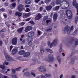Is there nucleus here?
<instances>
[{"label": "nucleus", "mask_w": 78, "mask_h": 78, "mask_svg": "<svg viewBox=\"0 0 78 78\" xmlns=\"http://www.w3.org/2000/svg\"><path fill=\"white\" fill-rule=\"evenodd\" d=\"M60 8V6H58L55 7L54 9V11H56L58 10Z\"/></svg>", "instance_id": "obj_26"}, {"label": "nucleus", "mask_w": 78, "mask_h": 78, "mask_svg": "<svg viewBox=\"0 0 78 78\" xmlns=\"http://www.w3.org/2000/svg\"><path fill=\"white\" fill-rule=\"evenodd\" d=\"M73 6L75 7L76 8V9L77 12L76 13L77 15H78V4L76 2V0H73Z\"/></svg>", "instance_id": "obj_5"}, {"label": "nucleus", "mask_w": 78, "mask_h": 78, "mask_svg": "<svg viewBox=\"0 0 78 78\" xmlns=\"http://www.w3.org/2000/svg\"><path fill=\"white\" fill-rule=\"evenodd\" d=\"M48 19V16H45L43 18V22H45L46 21V20Z\"/></svg>", "instance_id": "obj_31"}, {"label": "nucleus", "mask_w": 78, "mask_h": 78, "mask_svg": "<svg viewBox=\"0 0 78 78\" xmlns=\"http://www.w3.org/2000/svg\"><path fill=\"white\" fill-rule=\"evenodd\" d=\"M51 0H45V2L46 3H49L51 2Z\"/></svg>", "instance_id": "obj_39"}, {"label": "nucleus", "mask_w": 78, "mask_h": 78, "mask_svg": "<svg viewBox=\"0 0 78 78\" xmlns=\"http://www.w3.org/2000/svg\"><path fill=\"white\" fill-rule=\"evenodd\" d=\"M73 25L71 27V28L69 29V26H66L65 28L64 29V33H66L67 32V33L68 34H70V31L71 30H73Z\"/></svg>", "instance_id": "obj_2"}, {"label": "nucleus", "mask_w": 78, "mask_h": 78, "mask_svg": "<svg viewBox=\"0 0 78 78\" xmlns=\"http://www.w3.org/2000/svg\"><path fill=\"white\" fill-rule=\"evenodd\" d=\"M37 78H46L44 76L41 75L39 76H37Z\"/></svg>", "instance_id": "obj_36"}, {"label": "nucleus", "mask_w": 78, "mask_h": 78, "mask_svg": "<svg viewBox=\"0 0 78 78\" xmlns=\"http://www.w3.org/2000/svg\"><path fill=\"white\" fill-rule=\"evenodd\" d=\"M57 58L59 64H61V58H60V57L57 56Z\"/></svg>", "instance_id": "obj_23"}, {"label": "nucleus", "mask_w": 78, "mask_h": 78, "mask_svg": "<svg viewBox=\"0 0 78 78\" xmlns=\"http://www.w3.org/2000/svg\"><path fill=\"white\" fill-rule=\"evenodd\" d=\"M51 5L53 6H54L55 5V2H52L51 3Z\"/></svg>", "instance_id": "obj_49"}, {"label": "nucleus", "mask_w": 78, "mask_h": 78, "mask_svg": "<svg viewBox=\"0 0 78 78\" xmlns=\"http://www.w3.org/2000/svg\"><path fill=\"white\" fill-rule=\"evenodd\" d=\"M17 53V49H13L12 52V53L13 55H15Z\"/></svg>", "instance_id": "obj_16"}, {"label": "nucleus", "mask_w": 78, "mask_h": 78, "mask_svg": "<svg viewBox=\"0 0 78 78\" xmlns=\"http://www.w3.org/2000/svg\"><path fill=\"white\" fill-rule=\"evenodd\" d=\"M42 17V14H41L40 13H39L37 15L35 19L36 20H39V19H41Z\"/></svg>", "instance_id": "obj_12"}, {"label": "nucleus", "mask_w": 78, "mask_h": 78, "mask_svg": "<svg viewBox=\"0 0 78 78\" xmlns=\"http://www.w3.org/2000/svg\"><path fill=\"white\" fill-rule=\"evenodd\" d=\"M12 48H13V46H12V45L10 46V51H11V50H12Z\"/></svg>", "instance_id": "obj_54"}, {"label": "nucleus", "mask_w": 78, "mask_h": 78, "mask_svg": "<svg viewBox=\"0 0 78 78\" xmlns=\"http://www.w3.org/2000/svg\"><path fill=\"white\" fill-rule=\"evenodd\" d=\"M5 9L4 8H2L0 9V11H1L3 12L5 11Z\"/></svg>", "instance_id": "obj_56"}, {"label": "nucleus", "mask_w": 78, "mask_h": 78, "mask_svg": "<svg viewBox=\"0 0 78 78\" xmlns=\"http://www.w3.org/2000/svg\"><path fill=\"white\" fill-rule=\"evenodd\" d=\"M31 75H33V76H36V75H35V74L33 73H31Z\"/></svg>", "instance_id": "obj_57"}, {"label": "nucleus", "mask_w": 78, "mask_h": 78, "mask_svg": "<svg viewBox=\"0 0 78 78\" xmlns=\"http://www.w3.org/2000/svg\"><path fill=\"white\" fill-rule=\"evenodd\" d=\"M25 40H23V41H22L21 42L22 44H25Z\"/></svg>", "instance_id": "obj_55"}, {"label": "nucleus", "mask_w": 78, "mask_h": 78, "mask_svg": "<svg viewBox=\"0 0 78 78\" xmlns=\"http://www.w3.org/2000/svg\"><path fill=\"white\" fill-rule=\"evenodd\" d=\"M3 64L4 65H6V66H8L9 64V63L8 62H6V61H5Z\"/></svg>", "instance_id": "obj_37"}, {"label": "nucleus", "mask_w": 78, "mask_h": 78, "mask_svg": "<svg viewBox=\"0 0 78 78\" xmlns=\"http://www.w3.org/2000/svg\"><path fill=\"white\" fill-rule=\"evenodd\" d=\"M42 10H43V7H41L39 9V11L41 12Z\"/></svg>", "instance_id": "obj_48"}, {"label": "nucleus", "mask_w": 78, "mask_h": 78, "mask_svg": "<svg viewBox=\"0 0 78 78\" xmlns=\"http://www.w3.org/2000/svg\"><path fill=\"white\" fill-rule=\"evenodd\" d=\"M24 6V5L22 4H20L18 5V9L19 12H21L24 9V8H23Z\"/></svg>", "instance_id": "obj_7"}, {"label": "nucleus", "mask_w": 78, "mask_h": 78, "mask_svg": "<svg viewBox=\"0 0 78 78\" xmlns=\"http://www.w3.org/2000/svg\"><path fill=\"white\" fill-rule=\"evenodd\" d=\"M64 2H66V3L67 4H68V7H69V6H70V4H69V2L66 1H63L62 2V3H63Z\"/></svg>", "instance_id": "obj_35"}, {"label": "nucleus", "mask_w": 78, "mask_h": 78, "mask_svg": "<svg viewBox=\"0 0 78 78\" xmlns=\"http://www.w3.org/2000/svg\"><path fill=\"white\" fill-rule=\"evenodd\" d=\"M30 13H23V18H25L27 17H30Z\"/></svg>", "instance_id": "obj_15"}, {"label": "nucleus", "mask_w": 78, "mask_h": 78, "mask_svg": "<svg viewBox=\"0 0 78 78\" xmlns=\"http://www.w3.org/2000/svg\"><path fill=\"white\" fill-rule=\"evenodd\" d=\"M75 57L72 58V59L71 60V64H74V62H75Z\"/></svg>", "instance_id": "obj_27"}, {"label": "nucleus", "mask_w": 78, "mask_h": 78, "mask_svg": "<svg viewBox=\"0 0 78 78\" xmlns=\"http://www.w3.org/2000/svg\"><path fill=\"white\" fill-rule=\"evenodd\" d=\"M39 71L41 72L42 73H44L45 72H46V69H45L44 67L41 66H40L39 69Z\"/></svg>", "instance_id": "obj_11"}, {"label": "nucleus", "mask_w": 78, "mask_h": 78, "mask_svg": "<svg viewBox=\"0 0 78 78\" xmlns=\"http://www.w3.org/2000/svg\"><path fill=\"white\" fill-rule=\"evenodd\" d=\"M40 1V0H35V2L36 3H39Z\"/></svg>", "instance_id": "obj_52"}, {"label": "nucleus", "mask_w": 78, "mask_h": 78, "mask_svg": "<svg viewBox=\"0 0 78 78\" xmlns=\"http://www.w3.org/2000/svg\"><path fill=\"white\" fill-rule=\"evenodd\" d=\"M2 41H0V46H2Z\"/></svg>", "instance_id": "obj_62"}, {"label": "nucleus", "mask_w": 78, "mask_h": 78, "mask_svg": "<svg viewBox=\"0 0 78 78\" xmlns=\"http://www.w3.org/2000/svg\"><path fill=\"white\" fill-rule=\"evenodd\" d=\"M4 5L5 6H7L8 5V2H5V4Z\"/></svg>", "instance_id": "obj_58"}, {"label": "nucleus", "mask_w": 78, "mask_h": 78, "mask_svg": "<svg viewBox=\"0 0 78 78\" xmlns=\"http://www.w3.org/2000/svg\"><path fill=\"white\" fill-rule=\"evenodd\" d=\"M3 77L4 78H9L7 76H4Z\"/></svg>", "instance_id": "obj_63"}, {"label": "nucleus", "mask_w": 78, "mask_h": 78, "mask_svg": "<svg viewBox=\"0 0 78 78\" xmlns=\"http://www.w3.org/2000/svg\"><path fill=\"white\" fill-rule=\"evenodd\" d=\"M30 55V53L29 52H27L24 54V57H27Z\"/></svg>", "instance_id": "obj_18"}, {"label": "nucleus", "mask_w": 78, "mask_h": 78, "mask_svg": "<svg viewBox=\"0 0 78 78\" xmlns=\"http://www.w3.org/2000/svg\"><path fill=\"white\" fill-rule=\"evenodd\" d=\"M25 52V51L24 50H21L19 52L18 54L20 55H22L24 54Z\"/></svg>", "instance_id": "obj_21"}, {"label": "nucleus", "mask_w": 78, "mask_h": 78, "mask_svg": "<svg viewBox=\"0 0 78 78\" xmlns=\"http://www.w3.org/2000/svg\"><path fill=\"white\" fill-rule=\"evenodd\" d=\"M34 33L33 31H31L28 33L27 36L29 38H31L33 36H34Z\"/></svg>", "instance_id": "obj_9"}, {"label": "nucleus", "mask_w": 78, "mask_h": 78, "mask_svg": "<svg viewBox=\"0 0 78 78\" xmlns=\"http://www.w3.org/2000/svg\"><path fill=\"white\" fill-rule=\"evenodd\" d=\"M23 30H24V27H22L18 29L17 30V31L18 32V33H19V34H20L22 33Z\"/></svg>", "instance_id": "obj_14"}, {"label": "nucleus", "mask_w": 78, "mask_h": 78, "mask_svg": "<svg viewBox=\"0 0 78 78\" xmlns=\"http://www.w3.org/2000/svg\"><path fill=\"white\" fill-rule=\"evenodd\" d=\"M46 50L48 51V52H49V53H53V51L49 48L46 49Z\"/></svg>", "instance_id": "obj_34"}, {"label": "nucleus", "mask_w": 78, "mask_h": 78, "mask_svg": "<svg viewBox=\"0 0 78 78\" xmlns=\"http://www.w3.org/2000/svg\"><path fill=\"white\" fill-rule=\"evenodd\" d=\"M25 24V22H22L20 23V25L21 26H23Z\"/></svg>", "instance_id": "obj_46"}, {"label": "nucleus", "mask_w": 78, "mask_h": 78, "mask_svg": "<svg viewBox=\"0 0 78 78\" xmlns=\"http://www.w3.org/2000/svg\"><path fill=\"white\" fill-rule=\"evenodd\" d=\"M54 60V58H53V55L51 54H49V59L48 58H46L45 60L46 61H48V62L51 61V62H52V61H53Z\"/></svg>", "instance_id": "obj_3"}, {"label": "nucleus", "mask_w": 78, "mask_h": 78, "mask_svg": "<svg viewBox=\"0 0 78 78\" xmlns=\"http://www.w3.org/2000/svg\"><path fill=\"white\" fill-rule=\"evenodd\" d=\"M12 71L13 73H16V70L13 69H12Z\"/></svg>", "instance_id": "obj_45"}, {"label": "nucleus", "mask_w": 78, "mask_h": 78, "mask_svg": "<svg viewBox=\"0 0 78 78\" xmlns=\"http://www.w3.org/2000/svg\"><path fill=\"white\" fill-rule=\"evenodd\" d=\"M26 11L27 12H30V9L28 8L26 9Z\"/></svg>", "instance_id": "obj_47"}, {"label": "nucleus", "mask_w": 78, "mask_h": 78, "mask_svg": "<svg viewBox=\"0 0 78 78\" xmlns=\"http://www.w3.org/2000/svg\"><path fill=\"white\" fill-rule=\"evenodd\" d=\"M58 17V14L57 13H55L53 16V19L54 22L56 21L57 19V18Z\"/></svg>", "instance_id": "obj_17"}, {"label": "nucleus", "mask_w": 78, "mask_h": 78, "mask_svg": "<svg viewBox=\"0 0 78 78\" xmlns=\"http://www.w3.org/2000/svg\"><path fill=\"white\" fill-rule=\"evenodd\" d=\"M62 44H61L60 45V48L59 50V51H60V52H61V51H62Z\"/></svg>", "instance_id": "obj_24"}, {"label": "nucleus", "mask_w": 78, "mask_h": 78, "mask_svg": "<svg viewBox=\"0 0 78 78\" xmlns=\"http://www.w3.org/2000/svg\"><path fill=\"white\" fill-rule=\"evenodd\" d=\"M31 19V18H29L26 19V21L28 22V21H29V20H30V19Z\"/></svg>", "instance_id": "obj_50"}, {"label": "nucleus", "mask_w": 78, "mask_h": 78, "mask_svg": "<svg viewBox=\"0 0 78 78\" xmlns=\"http://www.w3.org/2000/svg\"><path fill=\"white\" fill-rule=\"evenodd\" d=\"M0 32H5V30L2 29L0 31Z\"/></svg>", "instance_id": "obj_60"}, {"label": "nucleus", "mask_w": 78, "mask_h": 78, "mask_svg": "<svg viewBox=\"0 0 78 78\" xmlns=\"http://www.w3.org/2000/svg\"><path fill=\"white\" fill-rule=\"evenodd\" d=\"M32 29V27L30 26H27L25 27L24 31L25 32H26V33H27V32H28L30 30H31Z\"/></svg>", "instance_id": "obj_10"}, {"label": "nucleus", "mask_w": 78, "mask_h": 78, "mask_svg": "<svg viewBox=\"0 0 78 78\" xmlns=\"http://www.w3.org/2000/svg\"><path fill=\"white\" fill-rule=\"evenodd\" d=\"M51 28H50L49 29H47V31H51Z\"/></svg>", "instance_id": "obj_61"}, {"label": "nucleus", "mask_w": 78, "mask_h": 78, "mask_svg": "<svg viewBox=\"0 0 78 78\" xmlns=\"http://www.w3.org/2000/svg\"><path fill=\"white\" fill-rule=\"evenodd\" d=\"M29 23H31V24H32V25H34V22L33 20H31L28 22Z\"/></svg>", "instance_id": "obj_38"}, {"label": "nucleus", "mask_w": 78, "mask_h": 78, "mask_svg": "<svg viewBox=\"0 0 78 78\" xmlns=\"http://www.w3.org/2000/svg\"><path fill=\"white\" fill-rule=\"evenodd\" d=\"M74 41H75V45L76 46L78 44V39L76 38H75L74 37H73L72 38L70 43H73Z\"/></svg>", "instance_id": "obj_8"}, {"label": "nucleus", "mask_w": 78, "mask_h": 78, "mask_svg": "<svg viewBox=\"0 0 78 78\" xmlns=\"http://www.w3.org/2000/svg\"><path fill=\"white\" fill-rule=\"evenodd\" d=\"M5 58L8 61H11L12 60V58L9 55L5 56Z\"/></svg>", "instance_id": "obj_13"}, {"label": "nucleus", "mask_w": 78, "mask_h": 78, "mask_svg": "<svg viewBox=\"0 0 78 78\" xmlns=\"http://www.w3.org/2000/svg\"><path fill=\"white\" fill-rule=\"evenodd\" d=\"M12 78H17V76L16 75H12Z\"/></svg>", "instance_id": "obj_42"}, {"label": "nucleus", "mask_w": 78, "mask_h": 78, "mask_svg": "<svg viewBox=\"0 0 78 78\" xmlns=\"http://www.w3.org/2000/svg\"><path fill=\"white\" fill-rule=\"evenodd\" d=\"M17 41H18V39L17 37H15L13 38L12 40V44L15 45H17Z\"/></svg>", "instance_id": "obj_4"}, {"label": "nucleus", "mask_w": 78, "mask_h": 78, "mask_svg": "<svg viewBox=\"0 0 78 78\" xmlns=\"http://www.w3.org/2000/svg\"><path fill=\"white\" fill-rule=\"evenodd\" d=\"M6 68V67H5V65H1V69H3V70H5V68Z\"/></svg>", "instance_id": "obj_32"}, {"label": "nucleus", "mask_w": 78, "mask_h": 78, "mask_svg": "<svg viewBox=\"0 0 78 78\" xmlns=\"http://www.w3.org/2000/svg\"><path fill=\"white\" fill-rule=\"evenodd\" d=\"M78 17L77 16L76 18V20H75V23L76 24H77V22H78Z\"/></svg>", "instance_id": "obj_43"}, {"label": "nucleus", "mask_w": 78, "mask_h": 78, "mask_svg": "<svg viewBox=\"0 0 78 78\" xmlns=\"http://www.w3.org/2000/svg\"><path fill=\"white\" fill-rule=\"evenodd\" d=\"M66 16H67V17H68L69 19H72V17H73V16H72V15H70L69 16H68V14H70V13H71V12H72V11L69 10L66 11Z\"/></svg>", "instance_id": "obj_6"}, {"label": "nucleus", "mask_w": 78, "mask_h": 78, "mask_svg": "<svg viewBox=\"0 0 78 78\" xmlns=\"http://www.w3.org/2000/svg\"><path fill=\"white\" fill-rule=\"evenodd\" d=\"M22 13L18 12H17L15 13V16H18V17H20V16H22Z\"/></svg>", "instance_id": "obj_19"}, {"label": "nucleus", "mask_w": 78, "mask_h": 78, "mask_svg": "<svg viewBox=\"0 0 78 78\" xmlns=\"http://www.w3.org/2000/svg\"><path fill=\"white\" fill-rule=\"evenodd\" d=\"M52 8V6L51 5H49L46 7V9L47 11H50L51 9Z\"/></svg>", "instance_id": "obj_20"}, {"label": "nucleus", "mask_w": 78, "mask_h": 78, "mask_svg": "<svg viewBox=\"0 0 78 78\" xmlns=\"http://www.w3.org/2000/svg\"><path fill=\"white\" fill-rule=\"evenodd\" d=\"M24 2L26 5H30L31 3V1L30 0H25Z\"/></svg>", "instance_id": "obj_22"}, {"label": "nucleus", "mask_w": 78, "mask_h": 78, "mask_svg": "<svg viewBox=\"0 0 78 78\" xmlns=\"http://www.w3.org/2000/svg\"><path fill=\"white\" fill-rule=\"evenodd\" d=\"M24 75H26V76H30V73L28 72H27L25 73H24Z\"/></svg>", "instance_id": "obj_28"}, {"label": "nucleus", "mask_w": 78, "mask_h": 78, "mask_svg": "<svg viewBox=\"0 0 78 78\" xmlns=\"http://www.w3.org/2000/svg\"><path fill=\"white\" fill-rule=\"evenodd\" d=\"M45 51V50H44V48H41L40 49V52L41 53V54H42L43 53H44V52Z\"/></svg>", "instance_id": "obj_30"}, {"label": "nucleus", "mask_w": 78, "mask_h": 78, "mask_svg": "<svg viewBox=\"0 0 78 78\" xmlns=\"http://www.w3.org/2000/svg\"><path fill=\"white\" fill-rule=\"evenodd\" d=\"M21 68V67H19L17 68L16 69V70H17V71H18V70H20V69Z\"/></svg>", "instance_id": "obj_59"}, {"label": "nucleus", "mask_w": 78, "mask_h": 78, "mask_svg": "<svg viewBox=\"0 0 78 78\" xmlns=\"http://www.w3.org/2000/svg\"><path fill=\"white\" fill-rule=\"evenodd\" d=\"M12 7H16V3H13L12 4Z\"/></svg>", "instance_id": "obj_40"}, {"label": "nucleus", "mask_w": 78, "mask_h": 78, "mask_svg": "<svg viewBox=\"0 0 78 78\" xmlns=\"http://www.w3.org/2000/svg\"><path fill=\"white\" fill-rule=\"evenodd\" d=\"M38 35H40L41 34V32L39 31H38Z\"/></svg>", "instance_id": "obj_64"}, {"label": "nucleus", "mask_w": 78, "mask_h": 78, "mask_svg": "<svg viewBox=\"0 0 78 78\" xmlns=\"http://www.w3.org/2000/svg\"><path fill=\"white\" fill-rule=\"evenodd\" d=\"M58 44V39H55L52 42V44L51 43L50 41H48V44L49 47H50V48H52L53 47V45L54 46H56Z\"/></svg>", "instance_id": "obj_1"}, {"label": "nucleus", "mask_w": 78, "mask_h": 78, "mask_svg": "<svg viewBox=\"0 0 78 78\" xmlns=\"http://www.w3.org/2000/svg\"><path fill=\"white\" fill-rule=\"evenodd\" d=\"M32 61H34V62H35V61H36V60H37V59L34 58H33V59H32Z\"/></svg>", "instance_id": "obj_53"}, {"label": "nucleus", "mask_w": 78, "mask_h": 78, "mask_svg": "<svg viewBox=\"0 0 78 78\" xmlns=\"http://www.w3.org/2000/svg\"><path fill=\"white\" fill-rule=\"evenodd\" d=\"M78 33V29H76L74 32L73 33V36H76L77 35V33Z\"/></svg>", "instance_id": "obj_25"}, {"label": "nucleus", "mask_w": 78, "mask_h": 78, "mask_svg": "<svg viewBox=\"0 0 78 78\" xmlns=\"http://www.w3.org/2000/svg\"><path fill=\"white\" fill-rule=\"evenodd\" d=\"M61 2V0H57L56 1V4L57 5H59L60 4Z\"/></svg>", "instance_id": "obj_33"}, {"label": "nucleus", "mask_w": 78, "mask_h": 78, "mask_svg": "<svg viewBox=\"0 0 78 78\" xmlns=\"http://www.w3.org/2000/svg\"><path fill=\"white\" fill-rule=\"evenodd\" d=\"M51 22V20H46V23L47 24H48V23H50V22Z\"/></svg>", "instance_id": "obj_51"}, {"label": "nucleus", "mask_w": 78, "mask_h": 78, "mask_svg": "<svg viewBox=\"0 0 78 78\" xmlns=\"http://www.w3.org/2000/svg\"><path fill=\"white\" fill-rule=\"evenodd\" d=\"M5 23L6 25L7 26H8L9 28V27H10V25L8 24V23H9L8 22H6Z\"/></svg>", "instance_id": "obj_41"}, {"label": "nucleus", "mask_w": 78, "mask_h": 78, "mask_svg": "<svg viewBox=\"0 0 78 78\" xmlns=\"http://www.w3.org/2000/svg\"><path fill=\"white\" fill-rule=\"evenodd\" d=\"M32 41H33V40L30 41L28 42V43L29 45V46H30L31 47H32Z\"/></svg>", "instance_id": "obj_29"}, {"label": "nucleus", "mask_w": 78, "mask_h": 78, "mask_svg": "<svg viewBox=\"0 0 78 78\" xmlns=\"http://www.w3.org/2000/svg\"><path fill=\"white\" fill-rule=\"evenodd\" d=\"M51 74H45V76L47 77H50V76H51Z\"/></svg>", "instance_id": "obj_44"}]
</instances>
